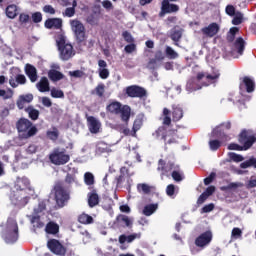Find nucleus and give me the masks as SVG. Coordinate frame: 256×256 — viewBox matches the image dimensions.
Masks as SVG:
<instances>
[{
  "mask_svg": "<svg viewBox=\"0 0 256 256\" xmlns=\"http://www.w3.org/2000/svg\"><path fill=\"white\" fill-rule=\"evenodd\" d=\"M29 19H30L29 14L21 13L19 16V21L22 25L25 23H29Z\"/></svg>",
  "mask_w": 256,
  "mask_h": 256,
  "instance_id": "obj_64",
  "label": "nucleus"
},
{
  "mask_svg": "<svg viewBox=\"0 0 256 256\" xmlns=\"http://www.w3.org/2000/svg\"><path fill=\"white\" fill-rule=\"evenodd\" d=\"M125 93L127 97L131 99H143V97H147V90L139 85H131L125 88Z\"/></svg>",
  "mask_w": 256,
  "mask_h": 256,
  "instance_id": "obj_13",
  "label": "nucleus"
},
{
  "mask_svg": "<svg viewBox=\"0 0 256 256\" xmlns=\"http://www.w3.org/2000/svg\"><path fill=\"white\" fill-rule=\"evenodd\" d=\"M147 69L155 71L157 69V59L151 58L147 64Z\"/></svg>",
  "mask_w": 256,
  "mask_h": 256,
  "instance_id": "obj_59",
  "label": "nucleus"
},
{
  "mask_svg": "<svg viewBox=\"0 0 256 256\" xmlns=\"http://www.w3.org/2000/svg\"><path fill=\"white\" fill-rule=\"evenodd\" d=\"M154 59H156V62L163 61L165 59V54L163 53V51L158 50L154 54Z\"/></svg>",
  "mask_w": 256,
  "mask_h": 256,
  "instance_id": "obj_61",
  "label": "nucleus"
},
{
  "mask_svg": "<svg viewBox=\"0 0 256 256\" xmlns=\"http://www.w3.org/2000/svg\"><path fill=\"white\" fill-rule=\"evenodd\" d=\"M78 221L82 224V225H91V223H93V216L89 215V214H85L82 213L78 216Z\"/></svg>",
  "mask_w": 256,
  "mask_h": 256,
  "instance_id": "obj_36",
  "label": "nucleus"
},
{
  "mask_svg": "<svg viewBox=\"0 0 256 256\" xmlns=\"http://www.w3.org/2000/svg\"><path fill=\"white\" fill-rule=\"evenodd\" d=\"M49 160L53 165H66L71 161V156L65 153V150H60L59 148L54 149L53 152L49 155Z\"/></svg>",
  "mask_w": 256,
  "mask_h": 256,
  "instance_id": "obj_11",
  "label": "nucleus"
},
{
  "mask_svg": "<svg viewBox=\"0 0 256 256\" xmlns=\"http://www.w3.org/2000/svg\"><path fill=\"white\" fill-rule=\"evenodd\" d=\"M173 130H167L165 126H160L152 135L154 139H161V141H167V137H171Z\"/></svg>",
  "mask_w": 256,
  "mask_h": 256,
  "instance_id": "obj_19",
  "label": "nucleus"
},
{
  "mask_svg": "<svg viewBox=\"0 0 256 256\" xmlns=\"http://www.w3.org/2000/svg\"><path fill=\"white\" fill-rule=\"evenodd\" d=\"M122 37L126 41V43H133V41H135V39H133V36L131 35V33H129V31H124L122 33Z\"/></svg>",
  "mask_w": 256,
  "mask_h": 256,
  "instance_id": "obj_57",
  "label": "nucleus"
},
{
  "mask_svg": "<svg viewBox=\"0 0 256 256\" xmlns=\"http://www.w3.org/2000/svg\"><path fill=\"white\" fill-rule=\"evenodd\" d=\"M137 239V234H131V235H120L119 236V244L123 245L124 243H133V241Z\"/></svg>",
  "mask_w": 256,
  "mask_h": 256,
  "instance_id": "obj_38",
  "label": "nucleus"
},
{
  "mask_svg": "<svg viewBox=\"0 0 256 256\" xmlns=\"http://www.w3.org/2000/svg\"><path fill=\"white\" fill-rule=\"evenodd\" d=\"M100 79H107L109 77V70L107 68H102L99 70Z\"/></svg>",
  "mask_w": 256,
  "mask_h": 256,
  "instance_id": "obj_62",
  "label": "nucleus"
},
{
  "mask_svg": "<svg viewBox=\"0 0 256 256\" xmlns=\"http://www.w3.org/2000/svg\"><path fill=\"white\" fill-rule=\"evenodd\" d=\"M239 187H243V184L239 182H231L227 186H222L221 191H231L233 189H239Z\"/></svg>",
  "mask_w": 256,
  "mask_h": 256,
  "instance_id": "obj_42",
  "label": "nucleus"
},
{
  "mask_svg": "<svg viewBox=\"0 0 256 256\" xmlns=\"http://www.w3.org/2000/svg\"><path fill=\"white\" fill-rule=\"evenodd\" d=\"M6 15L9 19H15V17H17V5H8L6 8Z\"/></svg>",
  "mask_w": 256,
  "mask_h": 256,
  "instance_id": "obj_39",
  "label": "nucleus"
},
{
  "mask_svg": "<svg viewBox=\"0 0 256 256\" xmlns=\"http://www.w3.org/2000/svg\"><path fill=\"white\" fill-rule=\"evenodd\" d=\"M238 141L241 145L231 143L228 146L229 151H247L253 147V144L256 142V137L255 135H250L247 132V130H243L239 136H238Z\"/></svg>",
  "mask_w": 256,
  "mask_h": 256,
  "instance_id": "obj_5",
  "label": "nucleus"
},
{
  "mask_svg": "<svg viewBox=\"0 0 256 256\" xmlns=\"http://www.w3.org/2000/svg\"><path fill=\"white\" fill-rule=\"evenodd\" d=\"M239 89L240 91L246 89L247 93H253V91H255V81L249 76H244L240 78Z\"/></svg>",
  "mask_w": 256,
  "mask_h": 256,
  "instance_id": "obj_17",
  "label": "nucleus"
},
{
  "mask_svg": "<svg viewBox=\"0 0 256 256\" xmlns=\"http://www.w3.org/2000/svg\"><path fill=\"white\" fill-rule=\"evenodd\" d=\"M179 9V5L171 3V0H163L158 15L159 17H164L170 13H179Z\"/></svg>",
  "mask_w": 256,
  "mask_h": 256,
  "instance_id": "obj_14",
  "label": "nucleus"
},
{
  "mask_svg": "<svg viewBox=\"0 0 256 256\" xmlns=\"http://www.w3.org/2000/svg\"><path fill=\"white\" fill-rule=\"evenodd\" d=\"M86 21L89 25H99V15L92 13L87 17Z\"/></svg>",
  "mask_w": 256,
  "mask_h": 256,
  "instance_id": "obj_45",
  "label": "nucleus"
},
{
  "mask_svg": "<svg viewBox=\"0 0 256 256\" xmlns=\"http://www.w3.org/2000/svg\"><path fill=\"white\" fill-rule=\"evenodd\" d=\"M229 156H230V159L232 161H234L235 163H241V161H243V159H244L242 155H239V154H237L235 152H231L229 154Z\"/></svg>",
  "mask_w": 256,
  "mask_h": 256,
  "instance_id": "obj_51",
  "label": "nucleus"
},
{
  "mask_svg": "<svg viewBox=\"0 0 256 256\" xmlns=\"http://www.w3.org/2000/svg\"><path fill=\"white\" fill-rule=\"evenodd\" d=\"M88 205L89 207H97L99 205V194H97V190H93L88 193Z\"/></svg>",
  "mask_w": 256,
  "mask_h": 256,
  "instance_id": "obj_27",
  "label": "nucleus"
},
{
  "mask_svg": "<svg viewBox=\"0 0 256 256\" xmlns=\"http://www.w3.org/2000/svg\"><path fill=\"white\" fill-rule=\"evenodd\" d=\"M36 87L40 93H47V91H50L49 79H47V77H42L36 84Z\"/></svg>",
  "mask_w": 256,
  "mask_h": 256,
  "instance_id": "obj_26",
  "label": "nucleus"
},
{
  "mask_svg": "<svg viewBox=\"0 0 256 256\" xmlns=\"http://www.w3.org/2000/svg\"><path fill=\"white\" fill-rule=\"evenodd\" d=\"M243 235V231L240 230V228H233L232 229V233H231V237H233L234 239H239V237H241Z\"/></svg>",
  "mask_w": 256,
  "mask_h": 256,
  "instance_id": "obj_56",
  "label": "nucleus"
},
{
  "mask_svg": "<svg viewBox=\"0 0 256 256\" xmlns=\"http://www.w3.org/2000/svg\"><path fill=\"white\" fill-rule=\"evenodd\" d=\"M51 97H53L54 99H63V97H65V93L63 92V90L52 88Z\"/></svg>",
  "mask_w": 256,
  "mask_h": 256,
  "instance_id": "obj_46",
  "label": "nucleus"
},
{
  "mask_svg": "<svg viewBox=\"0 0 256 256\" xmlns=\"http://www.w3.org/2000/svg\"><path fill=\"white\" fill-rule=\"evenodd\" d=\"M47 207H51L50 198L39 201L37 207H35L33 210V215H40V213L47 211Z\"/></svg>",
  "mask_w": 256,
  "mask_h": 256,
  "instance_id": "obj_22",
  "label": "nucleus"
},
{
  "mask_svg": "<svg viewBox=\"0 0 256 256\" xmlns=\"http://www.w3.org/2000/svg\"><path fill=\"white\" fill-rule=\"evenodd\" d=\"M47 248L51 253L57 256L67 255V248L57 239H50L47 241Z\"/></svg>",
  "mask_w": 256,
  "mask_h": 256,
  "instance_id": "obj_12",
  "label": "nucleus"
},
{
  "mask_svg": "<svg viewBox=\"0 0 256 256\" xmlns=\"http://www.w3.org/2000/svg\"><path fill=\"white\" fill-rule=\"evenodd\" d=\"M215 177H217V174L215 172H211L210 175L204 179V185H211V183L215 181Z\"/></svg>",
  "mask_w": 256,
  "mask_h": 256,
  "instance_id": "obj_55",
  "label": "nucleus"
},
{
  "mask_svg": "<svg viewBox=\"0 0 256 256\" xmlns=\"http://www.w3.org/2000/svg\"><path fill=\"white\" fill-rule=\"evenodd\" d=\"M56 45L58 47V51L60 53V59L62 61H69L71 57H73V45L65 42V37L60 36L56 40Z\"/></svg>",
  "mask_w": 256,
  "mask_h": 256,
  "instance_id": "obj_8",
  "label": "nucleus"
},
{
  "mask_svg": "<svg viewBox=\"0 0 256 256\" xmlns=\"http://www.w3.org/2000/svg\"><path fill=\"white\" fill-rule=\"evenodd\" d=\"M201 33L205 35V37H215L217 33H219V24L213 22L209 24L207 27L201 29Z\"/></svg>",
  "mask_w": 256,
  "mask_h": 256,
  "instance_id": "obj_20",
  "label": "nucleus"
},
{
  "mask_svg": "<svg viewBox=\"0 0 256 256\" xmlns=\"http://www.w3.org/2000/svg\"><path fill=\"white\" fill-rule=\"evenodd\" d=\"M212 137L214 139H211L208 142L210 151H218L223 143H226V141H229V139H231L227 134L219 131V129L217 128L212 131Z\"/></svg>",
  "mask_w": 256,
  "mask_h": 256,
  "instance_id": "obj_9",
  "label": "nucleus"
},
{
  "mask_svg": "<svg viewBox=\"0 0 256 256\" xmlns=\"http://www.w3.org/2000/svg\"><path fill=\"white\" fill-rule=\"evenodd\" d=\"M141 127H143V116L138 115L134 120L131 136L135 137L137 135V131H139Z\"/></svg>",
  "mask_w": 256,
  "mask_h": 256,
  "instance_id": "obj_30",
  "label": "nucleus"
},
{
  "mask_svg": "<svg viewBox=\"0 0 256 256\" xmlns=\"http://www.w3.org/2000/svg\"><path fill=\"white\" fill-rule=\"evenodd\" d=\"M27 83V78L23 74H17L15 77L11 76L9 79V85L13 89H17L19 85H25Z\"/></svg>",
  "mask_w": 256,
  "mask_h": 256,
  "instance_id": "obj_21",
  "label": "nucleus"
},
{
  "mask_svg": "<svg viewBox=\"0 0 256 256\" xmlns=\"http://www.w3.org/2000/svg\"><path fill=\"white\" fill-rule=\"evenodd\" d=\"M158 208L159 204L146 205L143 209V215H145L146 217H151V215H153V213H155V211H157Z\"/></svg>",
  "mask_w": 256,
  "mask_h": 256,
  "instance_id": "obj_34",
  "label": "nucleus"
},
{
  "mask_svg": "<svg viewBox=\"0 0 256 256\" xmlns=\"http://www.w3.org/2000/svg\"><path fill=\"white\" fill-rule=\"evenodd\" d=\"M49 197H54L57 209H63L71 199V190L65 187V183L56 182Z\"/></svg>",
  "mask_w": 256,
  "mask_h": 256,
  "instance_id": "obj_2",
  "label": "nucleus"
},
{
  "mask_svg": "<svg viewBox=\"0 0 256 256\" xmlns=\"http://www.w3.org/2000/svg\"><path fill=\"white\" fill-rule=\"evenodd\" d=\"M35 195V189L31 187V181L27 177L17 178L14 184V190L10 199L14 205L25 207Z\"/></svg>",
  "mask_w": 256,
  "mask_h": 256,
  "instance_id": "obj_1",
  "label": "nucleus"
},
{
  "mask_svg": "<svg viewBox=\"0 0 256 256\" xmlns=\"http://www.w3.org/2000/svg\"><path fill=\"white\" fill-rule=\"evenodd\" d=\"M25 112L28 113V117L31 121H37V119H39V110L35 109L33 106L25 108Z\"/></svg>",
  "mask_w": 256,
  "mask_h": 256,
  "instance_id": "obj_33",
  "label": "nucleus"
},
{
  "mask_svg": "<svg viewBox=\"0 0 256 256\" xmlns=\"http://www.w3.org/2000/svg\"><path fill=\"white\" fill-rule=\"evenodd\" d=\"M95 91L98 97H103L105 95V84H98Z\"/></svg>",
  "mask_w": 256,
  "mask_h": 256,
  "instance_id": "obj_50",
  "label": "nucleus"
},
{
  "mask_svg": "<svg viewBox=\"0 0 256 256\" xmlns=\"http://www.w3.org/2000/svg\"><path fill=\"white\" fill-rule=\"evenodd\" d=\"M181 37H183V30H174L170 34V39L174 41L175 43H179L181 41Z\"/></svg>",
  "mask_w": 256,
  "mask_h": 256,
  "instance_id": "obj_41",
  "label": "nucleus"
},
{
  "mask_svg": "<svg viewBox=\"0 0 256 256\" xmlns=\"http://www.w3.org/2000/svg\"><path fill=\"white\" fill-rule=\"evenodd\" d=\"M107 113L111 115H120V119L123 124L129 125L131 119V106L123 105L119 101H112L106 106Z\"/></svg>",
  "mask_w": 256,
  "mask_h": 256,
  "instance_id": "obj_3",
  "label": "nucleus"
},
{
  "mask_svg": "<svg viewBox=\"0 0 256 256\" xmlns=\"http://www.w3.org/2000/svg\"><path fill=\"white\" fill-rule=\"evenodd\" d=\"M165 54L168 59H177L179 57V54L171 46L166 47Z\"/></svg>",
  "mask_w": 256,
  "mask_h": 256,
  "instance_id": "obj_44",
  "label": "nucleus"
},
{
  "mask_svg": "<svg viewBox=\"0 0 256 256\" xmlns=\"http://www.w3.org/2000/svg\"><path fill=\"white\" fill-rule=\"evenodd\" d=\"M163 115H164V118H163V125H171V110L168 109V108H164L163 109Z\"/></svg>",
  "mask_w": 256,
  "mask_h": 256,
  "instance_id": "obj_43",
  "label": "nucleus"
},
{
  "mask_svg": "<svg viewBox=\"0 0 256 256\" xmlns=\"http://www.w3.org/2000/svg\"><path fill=\"white\" fill-rule=\"evenodd\" d=\"M33 23H41L43 21V14L41 12H35L32 14Z\"/></svg>",
  "mask_w": 256,
  "mask_h": 256,
  "instance_id": "obj_54",
  "label": "nucleus"
},
{
  "mask_svg": "<svg viewBox=\"0 0 256 256\" xmlns=\"http://www.w3.org/2000/svg\"><path fill=\"white\" fill-rule=\"evenodd\" d=\"M175 164L173 162H165V160L160 159L158 161L157 171H161V177H169L171 171H173Z\"/></svg>",
  "mask_w": 256,
  "mask_h": 256,
  "instance_id": "obj_15",
  "label": "nucleus"
},
{
  "mask_svg": "<svg viewBox=\"0 0 256 256\" xmlns=\"http://www.w3.org/2000/svg\"><path fill=\"white\" fill-rule=\"evenodd\" d=\"M84 183L91 187V185H95V176L91 172H86L84 174Z\"/></svg>",
  "mask_w": 256,
  "mask_h": 256,
  "instance_id": "obj_40",
  "label": "nucleus"
},
{
  "mask_svg": "<svg viewBox=\"0 0 256 256\" xmlns=\"http://www.w3.org/2000/svg\"><path fill=\"white\" fill-rule=\"evenodd\" d=\"M211 241H213V233L206 231L195 239V245L196 247H207Z\"/></svg>",
  "mask_w": 256,
  "mask_h": 256,
  "instance_id": "obj_16",
  "label": "nucleus"
},
{
  "mask_svg": "<svg viewBox=\"0 0 256 256\" xmlns=\"http://www.w3.org/2000/svg\"><path fill=\"white\" fill-rule=\"evenodd\" d=\"M175 189H177V187H175V184H169L166 187V195H168V197H173V195H175Z\"/></svg>",
  "mask_w": 256,
  "mask_h": 256,
  "instance_id": "obj_53",
  "label": "nucleus"
},
{
  "mask_svg": "<svg viewBox=\"0 0 256 256\" xmlns=\"http://www.w3.org/2000/svg\"><path fill=\"white\" fill-rule=\"evenodd\" d=\"M46 29H61L63 20L61 18H48L44 23Z\"/></svg>",
  "mask_w": 256,
  "mask_h": 256,
  "instance_id": "obj_23",
  "label": "nucleus"
},
{
  "mask_svg": "<svg viewBox=\"0 0 256 256\" xmlns=\"http://www.w3.org/2000/svg\"><path fill=\"white\" fill-rule=\"evenodd\" d=\"M16 129L20 139H31V137H35L39 133L37 126L33 125V122L27 118H20L16 122Z\"/></svg>",
  "mask_w": 256,
  "mask_h": 256,
  "instance_id": "obj_4",
  "label": "nucleus"
},
{
  "mask_svg": "<svg viewBox=\"0 0 256 256\" xmlns=\"http://www.w3.org/2000/svg\"><path fill=\"white\" fill-rule=\"evenodd\" d=\"M138 193H143L144 195H149L153 191V187L149 184L140 183L137 185Z\"/></svg>",
  "mask_w": 256,
  "mask_h": 256,
  "instance_id": "obj_35",
  "label": "nucleus"
},
{
  "mask_svg": "<svg viewBox=\"0 0 256 256\" xmlns=\"http://www.w3.org/2000/svg\"><path fill=\"white\" fill-rule=\"evenodd\" d=\"M75 15V8L68 7L65 9L63 13L64 17H73Z\"/></svg>",
  "mask_w": 256,
  "mask_h": 256,
  "instance_id": "obj_63",
  "label": "nucleus"
},
{
  "mask_svg": "<svg viewBox=\"0 0 256 256\" xmlns=\"http://www.w3.org/2000/svg\"><path fill=\"white\" fill-rule=\"evenodd\" d=\"M116 222L121 225V223L125 224V227H131L133 225V222L131 219H129V216H125L123 214H119L116 217Z\"/></svg>",
  "mask_w": 256,
  "mask_h": 256,
  "instance_id": "obj_37",
  "label": "nucleus"
},
{
  "mask_svg": "<svg viewBox=\"0 0 256 256\" xmlns=\"http://www.w3.org/2000/svg\"><path fill=\"white\" fill-rule=\"evenodd\" d=\"M25 73L27 77L30 79L31 83H35L39 76H37V68L31 64H26Z\"/></svg>",
  "mask_w": 256,
  "mask_h": 256,
  "instance_id": "obj_25",
  "label": "nucleus"
},
{
  "mask_svg": "<svg viewBox=\"0 0 256 256\" xmlns=\"http://www.w3.org/2000/svg\"><path fill=\"white\" fill-rule=\"evenodd\" d=\"M241 23H243V13L236 12L232 19V25H241Z\"/></svg>",
  "mask_w": 256,
  "mask_h": 256,
  "instance_id": "obj_47",
  "label": "nucleus"
},
{
  "mask_svg": "<svg viewBox=\"0 0 256 256\" xmlns=\"http://www.w3.org/2000/svg\"><path fill=\"white\" fill-rule=\"evenodd\" d=\"M219 77H221V73H219L218 70L213 71L212 74H209L208 72H198L196 81L202 83L203 87H209L212 83H217Z\"/></svg>",
  "mask_w": 256,
  "mask_h": 256,
  "instance_id": "obj_10",
  "label": "nucleus"
},
{
  "mask_svg": "<svg viewBox=\"0 0 256 256\" xmlns=\"http://www.w3.org/2000/svg\"><path fill=\"white\" fill-rule=\"evenodd\" d=\"M234 49L237 51L238 55H243L245 51V40L243 37H238L234 42Z\"/></svg>",
  "mask_w": 256,
  "mask_h": 256,
  "instance_id": "obj_29",
  "label": "nucleus"
},
{
  "mask_svg": "<svg viewBox=\"0 0 256 256\" xmlns=\"http://www.w3.org/2000/svg\"><path fill=\"white\" fill-rule=\"evenodd\" d=\"M70 26L78 45H87V34L85 32V25L81 21L75 19L70 21Z\"/></svg>",
  "mask_w": 256,
  "mask_h": 256,
  "instance_id": "obj_7",
  "label": "nucleus"
},
{
  "mask_svg": "<svg viewBox=\"0 0 256 256\" xmlns=\"http://www.w3.org/2000/svg\"><path fill=\"white\" fill-rule=\"evenodd\" d=\"M96 150L98 153H107V151H109V147L105 142H99L97 144Z\"/></svg>",
  "mask_w": 256,
  "mask_h": 256,
  "instance_id": "obj_48",
  "label": "nucleus"
},
{
  "mask_svg": "<svg viewBox=\"0 0 256 256\" xmlns=\"http://www.w3.org/2000/svg\"><path fill=\"white\" fill-rule=\"evenodd\" d=\"M225 12L227 15H229V17H235V15H237V13H235V6L231 4L226 6Z\"/></svg>",
  "mask_w": 256,
  "mask_h": 256,
  "instance_id": "obj_52",
  "label": "nucleus"
},
{
  "mask_svg": "<svg viewBox=\"0 0 256 256\" xmlns=\"http://www.w3.org/2000/svg\"><path fill=\"white\" fill-rule=\"evenodd\" d=\"M86 119L90 133L97 135L101 129V122H99V120H97V118L94 116H89V114H86Z\"/></svg>",
  "mask_w": 256,
  "mask_h": 256,
  "instance_id": "obj_18",
  "label": "nucleus"
},
{
  "mask_svg": "<svg viewBox=\"0 0 256 256\" xmlns=\"http://www.w3.org/2000/svg\"><path fill=\"white\" fill-rule=\"evenodd\" d=\"M45 231L48 235H57L59 233V224L50 221L47 223Z\"/></svg>",
  "mask_w": 256,
  "mask_h": 256,
  "instance_id": "obj_31",
  "label": "nucleus"
},
{
  "mask_svg": "<svg viewBox=\"0 0 256 256\" xmlns=\"http://www.w3.org/2000/svg\"><path fill=\"white\" fill-rule=\"evenodd\" d=\"M183 115L184 113L181 105L173 104L172 105V121L174 123H177L178 121L183 119Z\"/></svg>",
  "mask_w": 256,
  "mask_h": 256,
  "instance_id": "obj_24",
  "label": "nucleus"
},
{
  "mask_svg": "<svg viewBox=\"0 0 256 256\" xmlns=\"http://www.w3.org/2000/svg\"><path fill=\"white\" fill-rule=\"evenodd\" d=\"M2 239L8 244L17 243V240L19 239V225L17 224V221L13 219L8 220L6 229L2 233Z\"/></svg>",
  "mask_w": 256,
  "mask_h": 256,
  "instance_id": "obj_6",
  "label": "nucleus"
},
{
  "mask_svg": "<svg viewBox=\"0 0 256 256\" xmlns=\"http://www.w3.org/2000/svg\"><path fill=\"white\" fill-rule=\"evenodd\" d=\"M48 77L50 81H53L55 83L57 81H61V79H64L65 75H63V73H61L60 71L51 69L48 72Z\"/></svg>",
  "mask_w": 256,
  "mask_h": 256,
  "instance_id": "obj_32",
  "label": "nucleus"
},
{
  "mask_svg": "<svg viewBox=\"0 0 256 256\" xmlns=\"http://www.w3.org/2000/svg\"><path fill=\"white\" fill-rule=\"evenodd\" d=\"M30 223L33 225L34 229H43V227H45V223L41 221V216H39V214L32 215Z\"/></svg>",
  "mask_w": 256,
  "mask_h": 256,
  "instance_id": "obj_28",
  "label": "nucleus"
},
{
  "mask_svg": "<svg viewBox=\"0 0 256 256\" xmlns=\"http://www.w3.org/2000/svg\"><path fill=\"white\" fill-rule=\"evenodd\" d=\"M213 209H215V204L210 203V204L202 207L201 213H211V211H213Z\"/></svg>",
  "mask_w": 256,
  "mask_h": 256,
  "instance_id": "obj_60",
  "label": "nucleus"
},
{
  "mask_svg": "<svg viewBox=\"0 0 256 256\" xmlns=\"http://www.w3.org/2000/svg\"><path fill=\"white\" fill-rule=\"evenodd\" d=\"M70 77H75V79H81L85 73L81 70H75L69 72Z\"/></svg>",
  "mask_w": 256,
  "mask_h": 256,
  "instance_id": "obj_58",
  "label": "nucleus"
},
{
  "mask_svg": "<svg viewBox=\"0 0 256 256\" xmlns=\"http://www.w3.org/2000/svg\"><path fill=\"white\" fill-rule=\"evenodd\" d=\"M0 97H3L4 100L11 99L13 97V90L8 89V91H5L0 89Z\"/></svg>",
  "mask_w": 256,
  "mask_h": 256,
  "instance_id": "obj_49",
  "label": "nucleus"
}]
</instances>
